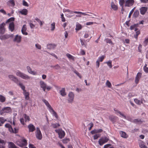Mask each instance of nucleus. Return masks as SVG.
<instances>
[{
	"label": "nucleus",
	"instance_id": "obj_1",
	"mask_svg": "<svg viewBox=\"0 0 148 148\" xmlns=\"http://www.w3.org/2000/svg\"><path fill=\"white\" fill-rule=\"evenodd\" d=\"M16 74L17 76L19 77L24 79L29 80L31 78L30 76L21 72L19 70L16 71Z\"/></svg>",
	"mask_w": 148,
	"mask_h": 148
},
{
	"label": "nucleus",
	"instance_id": "obj_2",
	"mask_svg": "<svg viewBox=\"0 0 148 148\" xmlns=\"http://www.w3.org/2000/svg\"><path fill=\"white\" fill-rule=\"evenodd\" d=\"M40 88L45 92V91L46 89L47 90L49 91L52 88L50 86H47L46 84L42 81H40Z\"/></svg>",
	"mask_w": 148,
	"mask_h": 148
},
{
	"label": "nucleus",
	"instance_id": "obj_3",
	"mask_svg": "<svg viewBox=\"0 0 148 148\" xmlns=\"http://www.w3.org/2000/svg\"><path fill=\"white\" fill-rule=\"evenodd\" d=\"M11 111V109L10 107H4L0 110V114L1 115H5L6 113H9Z\"/></svg>",
	"mask_w": 148,
	"mask_h": 148
},
{
	"label": "nucleus",
	"instance_id": "obj_4",
	"mask_svg": "<svg viewBox=\"0 0 148 148\" xmlns=\"http://www.w3.org/2000/svg\"><path fill=\"white\" fill-rule=\"evenodd\" d=\"M16 143L20 147L26 146L27 144L26 140L24 138H22L18 139L16 141Z\"/></svg>",
	"mask_w": 148,
	"mask_h": 148
},
{
	"label": "nucleus",
	"instance_id": "obj_5",
	"mask_svg": "<svg viewBox=\"0 0 148 148\" xmlns=\"http://www.w3.org/2000/svg\"><path fill=\"white\" fill-rule=\"evenodd\" d=\"M30 120V119L29 116L25 114L23 115V118L20 119V121L21 123L23 125L25 124V122H29Z\"/></svg>",
	"mask_w": 148,
	"mask_h": 148
},
{
	"label": "nucleus",
	"instance_id": "obj_6",
	"mask_svg": "<svg viewBox=\"0 0 148 148\" xmlns=\"http://www.w3.org/2000/svg\"><path fill=\"white\" fill-rule=\"evenodd\" d=\"M5 127L8 128L9 131L11 132L14 133H16L18 132V129L16 128H14L13 130L11 126L9 124H6L5 125Z\"/></svg>",
	"mask_w": 148,
	"mask_h": 148
},
{
	"label": "nucleus",
	"instance_id": "obj_7",
	"mask_svg": "<svg viewBox=\"0 0 148 148\" xmlns=\"http://www.w3.org/2000/svg\"><path fill=\"white\" fill-rule=\"evenodd\" d=\"M56 132L58 133L59 137L61 139L63 138L65 135V133L64 131L62 129H58L55 130Z\"/></svg>",
	"mask_w": 148,
	"mask_h": 148
},
{
	"label": "nucleus",
	"instance_id": "obj_8",
	"mask_svg": "<svg viewBox=\"0 0 148 148\" xmlns=\"http://www.w3.org/2000/svg\"><path fill=\"white\" fill-rule=\"evenodd\" d=\"M109 140V139L106 137H102L100 138L98 141L99 145H102L104 144L107 142Z\"/></svg>",
	"mask_w": 148,
	"mask_h": 148
},
{
	"label": "nucleus",
	"instance_id": "obj_9",
	"mask_svg": "<svg viewBox=\"0 0 148 148\" xmlns=\"http://www.w3.org/2000/svg\"><path fill=\"white\" fill-rule=\"evenodd\" d=\"M36 137L38 139L40 140L42 139V134L40 129L38 127L36 128Z\"/></svg>",
	"mask_w": 148,
	"mask_h": 148
},
{
	"label": "nucleus",
	"instance_id": "obj_10",
	"mask_svg": "<svg viewBox=\"0 0 148 148\" xmlns=\"http://www.w3.org/2000/svg\"><path fill=\"white\" fill-rule=\"evenodd\" d=\"M8 77L10 80L13 81L16 84L18 83V80L17 78L13 75H9Z\"/></svg>",
	"mask_w": 148,
	"mask_h": 148
},
{
	"label": "nucleus",
	"instance_id": "obj_11",
	"mask_svg": "<svg viewBox=\"0 0 148 148\" xmlns=\"http://www.w3.org/2000/svg\"><path fill=\"white\" fill-rule=\"evenodd\" d=\"M69 98L68 99L69 103H71L73 101L74 98V94L72 92H70L68 95Z\"/></svg>",
	"mask_w": 148,
	"mask_h": 148
},
{
	"label": "nucleus",
	"instance_id": "obj_12",
	"mask_svg": "<svg viewBox=\"0 0 148 148\" xmlns=\"http://www.w3.org/2000/svg\"><path fill=\"white\" fill-rule=\"evenodd\" d=\"M5 25L4 23H3L0 25V34H3L5 33V29L4 26Z\"/></svg>",
	"mask_w": 148,
	"mask_h": 148
},
{
	"label": "nucleus",
	"instance_id": "obj_13",
	"mask_svg": "<svg viewBox=\"0 0 148 148\" xmlns=\"http://www.w3.org/2000/svg\"><path fill=\"white\" fill-rule=\"evenodd\" d=\"M134 0H127L125 3V6L127 7H130L133 5L134 3Z\"/></svg>",
	"mask_w": 148,
	"mask_h": 148
},
{
	"label": "nucleus",
	"instance_id": "obj_14",
	"mask_svg": "<svg viewBox=\"0 0 148 148\" xmlns=\"http://www.w3.org/2000/svg\"><path fill=\"white\" fill-rule=\"evenodd\" d=\"M21 36L18 35H16L14 38L13 41L14 42L18 43L20 42L21 41Z\"/></svg>",
	"mask_w": 148,
	"mask_h": 148
},
{
	"label": "nucleus",
	"instance_id": "obj_15",
	"mask_svg": "<svg viewBox=\"0 0 148 148\" xmlns=\"http://www.w3.org/2000/svg\"><path fill=\"white\" fill-rule=\"evenodd\" d=\"M27 29V26L26 25H24L21 30V32L22 34L25 35H28V33L26 31Z\"/></svg>",
	"mask_w": 148,
	"mask_h": 148
},
{
	"label": "nucleus",
	"instance_id": "obj_16",
	"mask_svg": "<svg viewBox=\"0 0 148 148\" xmlns=\"http://www.w3.org/2000/svg\"><path fill=\"white\" fill-rule=\"evenodd\" d=\"M148 8L147 7H143L140 9V14L142 15H144L147 11Z\"/></svg>",
	"mask_w": 148,
	"mask_h": 148
},
{
	"label": "nucleus",
	"instance_id": "obj_17",
	"mask_svg": "<svg viewBox=\"0 0 148 148\" xmlns=\"http://www.w3.org/2000/svg\"><path fill=\"white\" fill-rule=\"evenodd\" d=\"M27 69L29 73L34 75H36L37 74L36 72L33 71L32 69L29 66H27Z\"/></svg>",
	"mask_w": 148,
	"mask_h": 148
},
{
	"label": "nucleus",
	"instance_id": "obj_18",
	"mask_svg": "<svg viewBox=\"0 0 148 148\" xmlns=\"http://www.w3.org/2000/svg\"><path fill=\"white\" fill-rule=\"evenodd\" d=\"M29 129V132H33L35 130V127L32 124H29L28 126Z\"/></svg>",
	"mask_w": 148,
	"mask_h": 148
},
{
	"label": "nucleus",
	"instance_id": "obj_19",
	"mask_svg": "<svg viewBox=\"0 0 148 148\" xmlns=\"http://www.w3.org/2000/svg\"><path fill=\"white\" fill-rule=\"evenodd\" d=\"M53 116H54L56 119L58 118V116L56 112L53 110L52 108L49 110Z\"/></svg>",
	"mask_w": 148,
	"mask_h": 148
},
{
	"label": "nucleus",
	"instance_id": "obj_20",
	"mask_svg": "<svg viewBox=\"0 0 148 148\" xmlns=\"http://www.w3.org/2000/svg\"><path fill=\"white\" fill-rule=\"evenodd\" d=\"M23 93L25 97V99L27 100H29V93L27 92L26 90L23 91Z\"/></svg>",
	"mask_w": 148,
	"mask_h": 148
},
{
	"label": "nucleus",
	"instance_id": "obj_21",
	"mask_svg": "<svg viewBox=\"0 0 148 148\" xmlns=\"http://www.w3.org/2000/svg\"><path fill=\"white\" fill-rule=\"evenodd\" d=\"M9 28L10 30L12 32H13L14 29V25L13 22H11L10 23Z\"/></svg>",
	"mask_w": 148,
	"mask_h": 148
},
{
	"label": "nucleus",
	"instance_id": "obj_22",
	"mask_svg": "<svg viewBox=\"0 0 148 148\" xmlns=\"http://www.w3.org/2000/svg\"><path fill=\"white\" fill-rule=\"evenodd\" d=\"M111 8L114 10L116 11L117 10L118 7L113 2H112L111 3Z\"/></svg>",
	"mask_w": 148,
	"mask_h": 148
},
{
	"label": "nucleus",
	"instance_id": "obj_23",
	"mask_svg": "<svg viewBox=\"0 0 148 148\" xmlns=\"http://www.w3.org/2000/svg\"><path fill=\"white\" fill-rule=\"evenodd\" d=\"M141 75V74L140 73H138L136 77L135 80V82L137 84L138 83L139 79H140Z\"/></svg>",
	"mask_w": 148,
	"mask_h": 148
},
{
	"label": "nucleus",
	"instance_id": "obj_24",
	"mask_svg": "<svg viewBox=\"0 0 148 148\" xmlns=\"http://www.w3.org/2000/svg\"><path fill=\"white\" fill-rule=\"evenodd\" d=\"M82 28V26L79 23L77 22L76 23V28L75 29L77 31H78L81 29Z\"/></svg>",
	"mask_w": 148,
	"mask_h": 148
},
{
	"label": "nucleus",
	"instance_id": "obj_25",
	"mask_svg": "<svg viewBox=\"0 0 148 148\" xmlns=\"http://www.w3.org/2000/svg\"><path fill=\"white\" fill-rule=\"evenodd\" d=\"M9 35L5 34L3 35L0 36V39L1 40H4L7 39L10 37Z\"/></svg>",
	"mask_w": 148,
	"mask_h": 148
},
{
	"label": "nucleus",
	"instance_id": "obj_26",
	"mask_svg": "<svg viewBox=\"0 0 148 148\" xmlns=\"http://www.w3.org/2000/svg\"><path fill=\"white\" fill-rule=\"evenodd\" d=\"M110 120L113 122V123H114L116 119H118V117L116 116H110L109 117Z\"/></svg>",
	"mask_w": 148,
	"mask_h": 148
},
{
	"label": "nucleus",
	"instance_id": "obj_27",
	"mask_svg": "<svg viewBox=\"0 0 148 148\" xmlns=\"http://www.w3.org/2000/svg\"><path fill=\"white\" fill-rule=\"evenodd\" d=\"M60 93L61 95L62 96H65L66 95V93L65 92V88H62L60 91Z\"/></svg>",
	"mask_w": 148,
	"mask_h": 148
},
{
	"label": "nucleus",
	"instance_id": "obj_28",
	"mask_svg": "<svg viewBox=\"0 0 148 148\" xmlns=\"http://www.w3.org/2000/svg\"><path fill=\"white\" fill-rule=\"evenodd\" d=\"M56 46L55 44H49L47 45V48L48 49H52L55 48Z\"/></svg>",
	"mask_w": 148,
	"mask_h": 148
},
{
	"label": "nucleus",
	"instance_id": "obj_29",
	"mask_svg": "<svg viewBox=\"0 0 148 148\" xmlns=\"http://www.w3.org/2000/svg\"><path fill=\"white\" fill-rule=\"evenodd\" d=\"M42 101L47 107V108L49 110L52 108L51 105L49 104V102L46 100L45 99H43Z\"/></svg>",
	"mask_w": 148,
	"mask_h": 148
},
{
	"label": "nucleus",
	"instance_id": "obj_30",
	"mask_svg": "<svg viewBox=\"0 0 148 148\" xmlns=\"http://www.w3.org/2000/svg\"><path fill=\"white\" fill-rule=\"evenodd\" d=\"M143 122L141 119H134L133 123L136 124H141Z\"/></svg>",
	"mask_w": 148,
	"mask_h": 148
},
{
	"label": "nucleus",
	"instance_id": "obj_31",
	"mask_svg": "<svg viewBox=\"0 0 148 148\" xmlns=\"http://www.w3.org/2000/svg\"><path fill=\"white\" fill-rule=\"evenodd\" d=\"M28 11L26 9H24L20 11V13L22 14L26 15L27 14Z\"/></svg>",
	"mask_w": 148,
	"mask_h": 148
},
{
	"label": "nucleus",
	"instance_id": "obj_32",
	"mask_svg": "<svg viewBox=\"0 0 148 148\" xmlns=\"http://www.w3.org/2000/svg\"><path fill=\"white\" fill-rule=\"evenodd\" d=\"M7 4L12 6H14L15 5V2L14 0H10L7 2Z\"/></svg>",
	"mask_w": 148,
	"mask_h": 148
},
{
	"label": "nucleus",
	"instance_id": "obj_33",
	"mask_svg": "<svg viewBox=\"0 0 148 148\" xmlns=\"http://www.w3.org/2000/svg\"><path fill=\"white\" fill-rule=\"evenodd\" d=\"M8 146L9 148H17L14 144L12 142H9Z\"/></svg>",
	"mask_w": 148,
	"mask_h": 148
},
{
	"label": "nucleus",
	"instance_id": "obj_34",
	"mask_svg": "<svg viewBox=\"0 0 148 148\" xmlns=\"http://www.w3.org/2000/svg\"><path fill=\"white\" fill-rule=\"evenodd\" d=\"M17 84L20 86L23 91L26 90H25V87L22 83L20 82L18 84V83Z\"/></svg>",
	"mask_w": 148,
	"mask_h": 148
},
{
	"label": "nucleus",
	"instance_id": "obj_35",
	"mask_svg": "<svg viewBox=\"0 0 148 148\" xmlns=\"http://www.w3.org/2000/svg\"><path fill=\"white\" fill-rule=\"evenodd\" d=\"M139 14V13L138 10H136L134 12V13L133 14V16L134 18H136L138 16Z\"/></svg>",
	"mask_w": 148,
	"mask_h": 148
},
{
	"label": "nucleus",
	"instance_id": "obj_36",
	"mask_svg": "<svg viewBox=\"0 0 148 148\" xmlns=\"http://www.w3.org/2000/svg\"><path fill=\"white\" fill-rule=\"evenodd\" d=\"M6 100L5 97L1 95H0V101L1 102L3 103Z\"/></svg>",
	"mask_w": 148,
	"mask_h": 148
},
{
	"label": "nucleus",
	"instance_id": "obj_37",
	"mask_svg": "<svg viewBox=\"0 0 148 148\" xmlns=\"http://www.w3.org/2000/svg\"><path fill=\"white\" fill-rule=\"evenodd\" d=\"M120 134H121V136L123 138H126L127 137V134L124 132L121 131L120 132Z\"/></svg>",
	"mask_w": 148,
	"mask_h": 148
},
{
	"label": "nucleus",
	"instance_id": "obj_38",
	"mask_svg": "<svg viewBox=\"0 0 148 148\" xmlns=\"http://www.w3.org/2000/svg\"><path fill=\"white\" fill-rule=\"evenodd\" d=\"M67 57L70 60H74L75 58L74 56L71 55L69 53H67L66 54Z\"/></svg>",
	"mask_w": 148,
	"mask_h": 148
},
{
	"label": "nucleus",
	"instance_id": "obj_39",
	"mask_svg": "<svg viewBox=\"0 0 148 148\" xmlns=\"http://www.w3.org/2000/svg\"><path fill=\"white\" fill-rule=\"evenodd\" d=\"M73 12H74V13H75V14H82L83 15H84V16H86V15H87V16H90V15L86 13H84V12H80L74 11Z\"/></svg>",
	"mask_w": 148,
	"mask_h": 148
},
{
	"label": "nucleus",
	"instance_id": "obj_40",
	"mask_svg": "<svg viewBox=\"0 0 148 148\" xmlns=\"http://www.w3.org/2000/svg\"><path fill=\"white\" fill-rule=\"evenodd\" d=\"M105 63H106L110 68H111L112 67V61L111 60H110L108 62H105Z\"/></svg>",
	"mask_w": 148,
	"mask_h": 148
},
{
	"label": "nucleus",
	"instance_id": "obj_41",
	"mask_svg": "<svg viewBox=\"0 0 148 148\" xmlns=\"http://www.w3.org/2000/svg\"><path fill=\"white\" fill-rule=\"evenodd\" d=\"M134 101L138 105H140L142 103H143V102L142 101H140V100H139L138 99H134Z\"/></svg>",
	"mask_w": 148,
	"mask_h": 148
},
{
	"label": "nucleus",
	"instance_id": "obj_42",
	"mask_svg": "<svg viewBox=\"0 0 148 148\" xmlns=\"http://www.w3.org/2000/svg\"><path fill=\"white\" fill-rule=\"evenodd\" d=\"M106 86L108 88H111L112 86V84L108 80H107L106 83Z\"/></svg>",
	"mask_w": 148,
	"mask_h": 148
},
{
	"label": "nucleus",
	"instance_id": "obj_43",
	"mask_svg": "<svg viewBox=\"0 0 148 148\" xmlns=\"http://www.w3.org/2000/svg\"><path fill=\"white\" fill-rule=\"evenodd\" d=\"M56 23L55 22H53L51 25V31H53L55 29V26Z\"/></svg>",
	"mask_w": 148,
	"mask_h": 148
},
{
	"label": "nucleus",
	"instance_id": "obj_44",
	"mask_svg": "<svg viewBox=\"0 0 148 148\" xmlns=\"http://www.w3.org/2000/svg\"><path fill=\"white\" fill-rule=\"evenodd\" d=\"M139 147L141 148H147V147L144 145L143 142H141L139 143Z\"/></svg>",
	"mask_w": 148,
	"mask_h": 148
},
{
	"label": "nucleus",
	"instance_id": "obj_45",
	"mask_svg": "<svg viewBox=\"0 0 148 148\" xmlns=\"http://www.w3.org/2000/svg\"><path fill=\"white\" fill-rule=\"evenodd\" d=\"M51 67L57 70L61 68L60 66L58 64H56L54 66H52Z\"/></svg>",
	"mask_w": 148,
	"mask_h": 148
},
{
	"label": "nucleus",
	"instance_id": "obj_46",
	"mask_svg": "<svg viewBox=\"0 0 148 148\" xmlns=\"http://www.w3.org/2000/svg\"><path fill=\"white\" fill-rule=\"evenodd\" d=\"M35 20L38 23H40V26H42L43 24L42 22L37 17H36L35 18Z\"/></svg>",
	"mask_w": 148,
	"mask_h": 148
},
{
	"label": "nucleus",
	"instance_id": "obj_47",
	"mask_svg": "<svg viewBox=\"0 0 148 148\" xmlns=\"http://www.w3.org/2000/svg\"><path fill=\"white\" fill-rule=\"evenodd\" d=\"M104 58L105 56H102L101 57H99L97 60L99 62H102L103 61Z\"/></svg>",
	"mask_w": 148,
	"mask_h": 148
},
{
	"label": "nucleus",
	"instance_id": "obj_48",
	"mask_svg": "<svg viewBox=\"0 0 148 148\" xmlns=\"http://www.w3.org/2000/svg\"><path fill=\"white\" fill-rule=\"evenodd\" d=\"M14 17H11L8 19L6 21V23H7L9 22H12V21H14Z\"/></svg>",
	"mask_w": 148,
	"mask_h": 148
},
{
	"label": "nucleus",
	"instance_id": "obj_49",
	"mask_svg": "<svg viewBox=\"0 0 148 148\" xmlns=\"http://www.w3.org/2000/svg\"><path fill=\"white\" fill-rule=\"evenodd\" d=\"M105 40L106 41V42L107 43H109L112 44V43L111 40L109 39L106 38L105 39Z\"/></svg>",
	"mask_w": 148,
	"mask_h": 148
},
{
	"label": "nucleus",
	"instance_id": "obj_50",
	"mask_svg": "<svg viewBox=\"0 0 148 148\" xmlns=\"http://www.w3.org/2000/svg\"><path fill=\"white\" fill-rule=\"evenodd\" d=\"M126 119H127V120L133 123L134 119H133L132 118L130 117H128L127 118L126 117Z\"/></svg>",
	"mask_w": 148,
	"mask_h": 148
},
{
	"label": "nucleus",
	"instance_id": "obj_51",
	"mask_svg": "<svg viewBox=\"0 0 148 148\" xmlns=\"http://www.w3.org/2000/svg\"><path fill=\"white\" fill-rule=\"evenodd\" d=\"M147 64H145V65L144 66L143 69L144 71L146 73H148V67H147Z\"/></svg>",
	"mask_w": 148,
	"mask_h": 148
},
{
	"label": "nucleus",
	"instance_id": "obj_52",
	"mask_svg": "<svg viewBox=\"0 0 148 148\" xmlns=\"http://www.w3.org/2000/svg\"><path fill=\"white\" fill-rule=\"evenodd\" d=\"M35 47L36 48L38 49H41V46L39 44L37 43L35 44Z\"/></svg>",
	"mask_w": 148,
	"mask_h": 148
},
{
	"label": "nucleus",
	"instance_id": "obj_53",
	"mask_svg": "<svg viewBox=\"0 0 148 148\" xmlns=\"http://www.w3.org/2000/svg\"><path fill=\"white\" fill-rule=\"evenodd\" d=\"M6 120L4 119L3 117H0V122L2 124Z\"/></svg>",
	"mask_w": 148,
	"mask_h": 148
},
{
	"label": "nucleus",
	"instance_id": "obj_54",
	"mask_svg": "<svg viewBox=\"0 0 148 148\" xmlns=\"http://www.w3.org/2000/svg\"><path fill=\"white\" fill-rule=\"evenodd\" d=\"M124 3V0H120L119 3L120 5L122 6H123V4Z\"/></svg>",
	"mask_w": 148,
	"mask_h": 148
},
{
	"label": "nucleus",
	"instance_id": "obj_55",
	"mask_svg": "<svg viewBox=\"0 0 148 148\" xmlns=\"http://www.w3.org/2000/svg\"><path fill=\"white\" fill-rule=\"evenodd\" d=\"M63 11L64 12H70L71 14H73V13H74L72 11H71L69 9H65L63 10Z\"/></svg>",
	"mask_w": 148,
	"mask_h": 148
},
{
	"label": "nucleus",
	"instance_id": "obj_56",
	"mask_svg": "<svg viewBox=\"0 0 148 148\" xmlns=\"http://www.w3.org/2000/svg\"><path fill=\"white\" fill-rule=\"evenodd\" d=\"M52 126L54 128H56L57 127H59L60 126V125L59 124L57 123V124H53L52 125Z\"/></svg>",
	"mask_w": 148,
	"mask_h": 148
},
{
	"label": "nucleus",
	"instance_id": "obj_57",
	"mask_svg": "<svg viewBox=\"0 0 148 148\" xmlns=\"http://www.w3.org/2000/svg\"><path fill=\"white\" fill-rule=\"evenodd\" d=\"M74 73H75L80 78H81L82 76L79 73L76 71H74Z\"/></svg>",
	"mask_w": 148,
	"mask_h": 148
},
{
	"label": "nucleus",
	"instance_id": "obj_58",
	"mask_svg": "<svg viewBox=\"0 0 148 148\" xmlns=\"http://www.w3.org/2000/svg\"><path fill=\"white\" fill-rule=\"evenodd\" d=\"M147 43H148V36L147 38H145V40L144 42V43L145 46L147 45Z\"/></svg>",
	"mask_w": 148,
	"mask_h": 148
},
{
	"label": "nucleus",
	"instance_id": "obj_59",
	"mask_svg": "<svg viewBox=\"0 0 148 148\" xmlns=\"http://www.w3.org/2000/svg\"><path fill=\"white\" fill-rule=\"evenodd\" d=\"M61 18H62V22H64L65 21V19L64 17V16L63 14H62L61 15Z\"/></svg>",
	"mask_w": 148,
	"mask_h": 148
},
{
	"label": "nucleus",
	"instance_id": "obj_60",
	"mask_svg": "<svg viewBox=\"0 0 148 148\" xmlns=\"http://www.w3.org/2000/svg\"><path fill=\"white\" fill-rule=\"evenodd\" d=\"M5 142L3 140L0 139V145H5Z\"/></svg>",
	"mask_w": 148,
	"mask_h": 148
},
{
	"label": "nucleus",
	"instance_id": "obj_61",
	"mask_svg": "<svg viewBox=\"0 0 148 148\" xmlns=\"http://www.w3.org/2000/svg\"><path fill=\"white\" fill-rule=\"evenodd\" d=\"M29 25L30 28L32 29H33L35 27V25L31 23H29Z\"/></svg>",
	"mask_w": 148,
	"mask_h": 148
},
{
	"label": "nucleus",
	"instance_id": "obj_62",
	"mask_svg": "<svg viewBox=\"0 0 148 148\" xmlns=\"http://www.w3.org/2000/svg\"><path fill=\"white\" fill-rule=\"evenodd\" d=\"M23 5L24 6H28V5L27 3L25 1H23Z\"/></svg>",
	"mask_w": 148,
	"mask_h": 148
},
{
	"label": "nucleus",
	"instance_id": "obj_63",
	"mask_svg": "<svg viewBox=\"0 0 148 148\" xmlns=\"http://www.w3.org/2000/svg\"><path fill=\"white\" fill-rule=\"evenodd\" d=\"M100 63L97 60L96 62V68H98L99 67V66Z\"/></svg>",
	"mask_w": 148,
	"mask_h": 148
},
{
	"label": "nucleus",
	"instance_id": "obj_64",
	"mask_svg": "<svg viewBox=\"0 0 148 148\" xmlns=\"http://www.w3.org/2000/svg\"><path fill=\"white\" fill-rule=\"evenodd\" d=\"M99 137V134H96L94 136V138L95 140L97 139Z\"/></svg>",
	"mask_w": 148,
	"mask_h": 148
}]
</instances>
